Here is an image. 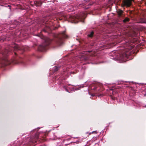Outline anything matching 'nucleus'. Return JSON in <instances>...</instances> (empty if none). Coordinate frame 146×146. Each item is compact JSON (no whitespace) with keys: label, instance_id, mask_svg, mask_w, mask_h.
Listing matches in <instances>:
<instances>
[{"label":"nucleus","instance_id":"obj_11","mask_svg":"<svg viewBox=\"0 0 146 146\" xmlns=\"http://www.w3.org/2000/svg\"><path fill=\"white\" fill-rule=\"evenodd\" d=\"M66 90L67 92H68V90H67L66 89Z\"/></svg>","mask_w":146,"mask_h":146},{"label":"nucleus","instance_id":"obj_6","mask_svg":"<svg viewBox=\"0 0 146 146\" xmlns=\"http://www.w3.org/2000/svg\"><path fill=\"white\" fill-rule=\"evenodd\" d=\"M117 13L118 15L119 16H121V14H122L123 13V11L120 10H119L117 11Z\"/></svg>","mask_w":146,"mask_h":146},{"label":"nucleus","instance_id":"obj_4","mask_svg":"<svg viewBox=\"0 0 146 146\" xmlns=\"http://www.w3.org/2000/svg\"><path fill=\"white\" fill-rule=\"evenodd\" d=\"M133 0H124L123 2L125 5L129 7L131 5V2Z\"/></svg>","mask_w":146,"mask_h":146},{"label":"nucleus","instance_id":"obj_12","mask_svg":"<svg viewBox=\"0 0 146 146\" xmlns=\"http://www.w3.org/2000/svg\"><path fill=\"white\" fill-rule=\"evenodd\" d=\"M145 107H146V105H145Z\"/></svg>","mask_w":146,"mask_h":146},{"label":"nucleus","instance_id":"obj_2","mask_svg":"<svg viewBox=\"0 0 146 146\" xmlns=\"http://www.w3.org/2000/svg\"><path fill=\"white\" fill-rule=\"evenodd\" d=\"M65 31L63 32L60 34L58 36V40L57 43L60 45H61L63 43L62 38H67V36L65 34Z\"/></svg>","mask_w":146,"mask_h":146},{"label":"nucleus","instance_id":"obj_3","mask_svg":"<svg viewBox=\"0 0 146 146\" xmlns=\"http://www.w3.org/2000/svg\"><path fill=\"white\" fill-rule=\"evenodd\" d=\"M45 41L46 44H43L41 45H40L38 47V50L40 51H42L44 50L45 48V46L48 45L49 43L48 42L49 40V38H45Z\"/></svg>","mask_w":146,"mask_h":146},{"label":"nucleus","instance_id":"obj_10","mask_svg":"<svg viewBox=\"0 0 146 146\" xmlns=\"http://www.w3.org/2000/svg\"><path fill=\"white\" fill-rule=\"evenodd\" d=\"M58 70V68L57 67H55L54 71H56Z\"/></svg>","mask_w":146,"mask_h":146},{"label":"nucleus","instance_id":"obj_5","mask_svg":"<svg viewBox=\"0 0 146 146\" xmlns=\"http://www.w3.org/2000/svg\"><path fill=\"white\" fill-rule=\"evenodd\" d=\"M42 3L41 2H36L35 3V5L36 6H40Z\"/></svg>","mask_w":146,"mask_h":146},{"label":"nucleus","instance_id":"obj_13","mask_svg":"<svg viewBox=\"0 0 146 146\" xmlns=\"http://www.w3.org/2000/svg\"><path fill=\"white\" fill-rule=\"evenodd\" d=\"M95 89H96V88H94V90H95Z\"/></svg>","mask_w":146,"mask_h":146},{"label":"nucleus","instance_id":"obj_8","mask_svg":"<svg viewBox=\"0 0 146 146\" xmlns=\"http://www.w3.org/2000/svg\"><path fill=\"white\" fill-rule=\"evenodd\" d=\"M94 34V33L93 32H91L90 34L88 35V36L90 37H92L93 36V35Z\"/></svg>","mask_w":146,"mask_h":146},{"label":"nucleus","instance_id":"obj_7","mask_svg":"<svg viewBox=\"0 0 146 146\" xmlns=\"http://www.w3.org/2000/svg\"><path fill=\"white\" fill-rule=\"evenodd\" d=\"M12 47H13L15 50L17 49L18 48V45L15 44H14Z\"/></svg>","mask_w":146,"mask_h":146},{"label":"nucleus","instance_id":"obj_9","mask_svg":"<svg viewBox=\"0 0 146 146\" xmlns=\"http://www.w3.org/2000/svg\"><path fill=\"white\" fill-rule=\"evenodd\" d=\"M129 20V19L128 18H125L124 20H123V21L124 22H127V21H128Z\"/></svg>","mask_w":146,"mask_h":146},{"label":"nucleus","instance_id":"obj_1","mask_svg":"<svg viewBox=\"0 0 146 146\" xmlns=\"http://www.w3.org/2000/svg\"><path fill=\"white\" fill-rule=\"evenodd\" d=\"M68 17L69 18V21H70L72 23H76L79 21H82V17L80 15H77L76 16H70Z\"/></svg>","mask_w":146,"mask_h":146}]
</instances>
